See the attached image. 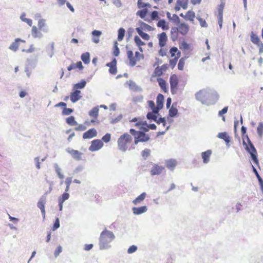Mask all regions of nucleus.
Here are the masks:
<instances>
[{
  "label": "nucleus",
  "instance_id": "nucleus-1",
  "mask_svg": "<svg viewBox=\"0 0 263 263\" xmlns=\"http://www.w3.org/2000/svg\"><path fill=\"white\" fill-rule=\"evenodd\" d=\"M137 7L139 10L137 11L136 15L146 22L152 23L159 19V12L157 11L150 12L151 5L144 2L143 0H138Z\"/></svg>",
  "mask_w": 263,
  "mask_h": 263
},
{
  "label": "nucleus",
  "instance_id": "nucleus-2",
  "mask_svg": "<svg viewBox=\"0 0 263 263\" xmlns=\"http://www.w3.org/2000/svg\"><path fill=\"white\" fill-rule=\"evenodd\" d=\"M115 238V236L112 232L107 230L103 231L100 237V248L105 249L107 248V245Z\"/></svg>",
  "mask_w": 263,
  "mask_h": 263
},
{
  "label": "nucleus",
  "instance_id": "nucleus-3",
  "mask_svg": "<svg viewBox=\"0 0 263 263\" xmlns=\"http://www.w3.org/2000/svg\"><path fill=\"white\" fill-rule=\"evenodd\" d=\"M132 141L133 138L128 134L124 133L122 135L117 141L119 149L122 152H125Z\"/></svg>",
  "mask_w": 263,
  "mask_h": 263
},
{
  "label": "nucleus",
  "instance_id": "nucleus-4",
  "mask_svg": "<svg viewBox=\"0 0 263 263\" xmlns=\"http://www.w3.org/2000/svg\"><path fill=\"white\" fill-rule=\"evenodd\" d=\"M246 140L248 143L245 141V140H243V144L245 145V148L247 151H248L251 155L252 159L255 164L257 165L258 164V161L256 156V150L253 144L251 142L250 139L248 136L246 135Z\"/></svg>",
  "mask_w": 263,
  "mask_h": 263
},
{
  "label": "nucleus",
  "instance_id": "nucleus-5",
  "mask_svg": "<svg viewBox=\"0 0 263 263\" xmlns=\"http://www.w3.org/2000/svg\"><path fill=\"white\" fill-rule=\"evenodd\" d=\"M130 133L134 136V142L135 144H137L139 142H146L149 140V137L141 131H136L134 129L131 128L129 130Z\"/></svg>",
  "mask_w": 263,
  "mask_h": 263
},
{
  "label": "nucleus",
  "instance_id": "nucleus-6",
  "mask_svg": "<svg viewBox=\"0 0 263 263\" xmlns=\"http://www.w3.org/2000/svg\"><path fill=\"white\" fill-rule=\"evenodd\" d=\"M169 52L171 54V59L169 60V64L172 68H174L179 58L181 55V52L178 50V49L176 47H172L169 51Z\"/></svg>",
  "mask_w": 263,
  "mask_h": 263
},
{
  "label": "nucleus",
  "instance_id": "nucleus-7",
  "mask_svg": "<svg viewBox=\"0 0 263 263\" xmlns=\"http://www.w3.org/2000/svg\"><path fill=\"white\" fill-rule=\"evenodd\" d=\"M127 57L129 61V65L131 66H134L138 62L140 61L141 59L143 58V55L139 52L136 51L135 55H134L133 52L131 50L127 51Z\"/></svg>",
  "mask_w": 263,
  "mask_h": 263
},
{
  "label": "nucleus",
  "instance_id": "nucleus-8",
  "mask_svg": "<svg viewBox=\"0 0 263 263\" xmlns=\"http://www.w3.org/2000/svg\"><path fill=\"white\" fill-rule=\"evenodd\" d=\"M179 79L178 76L175 74H172L170 78V83L171 86V91L172 94L177 92L178 89Z\"/></svg>",
  "mask_w": 263,
  "mask_h": 263
},
{
  "label": "nucleus",
  "instance_id": "nucleus-9",
  "mask_svg": "<svg viewBox=\"0 0 263 263\" xmlns=\"http://www.w3.org/2000/svg\"><path fill=\"white\" fill-rule=\"evenodd\" d=\"M103 142L101 140H93L91 141V145L89 147V150L91 152L98 151L103 146Z\"/></svg>",
  "mask_w": 263,
  "mask_h": 263
},
{
  "label": "nucleus",
  "instance_id": "nucleus-10",
  "mask_svg": "<svg viewBox=\"0 0 263 263\" xmlns=\"http://www.w3.org/2000/svg\"><path fill=\"white\" fill-rule=\"evenodd\" d=\"M66 152L69 154L74 159L77 161L82 159L83 153L77 150H74L69 147L66 149Z\"/></svg>",
  "mask_w": 263,
  "mask_h": 263
},
{
  "label": "nucleus",
  "instance_id": "nucleus-11",
  "mask_svg": "<svg viewBox=\"0 0 263 263\" xmlns=\"http://www.w3.org/2000/svg\"><path fill=\"white\" fill-rule=\"evenodd\" d=\"M164 167L159 165L158 164H155L153 165L150 173L151 175H158L161 174L164 171Z\"/></svg>",
  "mask_w": 263,
  "mask_h": 263
},
{
  "label": "nucleus",
  "instance_id": "nucleus-12",
  "mask_svg": "<svg viewBox=\"0 0 263 263\" xmlns=\"http://www.w3.org/2000/svg\"><path fill=\"white\" fill-rule=\"evenodd\" d=\"M176 28L178 29L180 34L182 35H185L189 32L190 27L187 23H181Z\"/></svg>",
  "mask_w": 263,
  "mask_h": 263
},
{
  "label": "nucleus",
  "instance_id": "nucleus-13",
  "mask_svg": "<svg viewBox=\"0 0 263 263\" xmlns=\"http://www.w3.org/2000/svg\"><path fill=\"white\" fill-rule=\"evenodd\" d=\"M180 16L183 17L186 21H189L192 23L194 24L195 21V13L192 10H189L186 12L185 15H183V13H181L180 14Z\"/></svg>",
  "mask_w": 263,
  "mask_h": 263
},
{
  "label": "nucleus",
  "instance_id": "nucleus-14",
  "mask_svg": "<svg viewBox=\"0 0 263 263\" xmlns=\"http://www.w3.org/2000/svg\"><path fill=\"white\" fill-rule=\"evenodd\" d=\"M159 41V45L160 47H164L167 42V36L165 32H163L157 35Z\"/></svg>",
  "mask_w": 263,
  "mask_h": 263
},
{
  "label": "nucleus",
  "instance_id": "nucleus-15",
  "mask_svg": "<svg viewBox=\"0 0 263 263\" xmlns=\"http://www.w3.org/2000/svg\"><path fill=\"white\" fill-rule=\"evenodd\" d=\"M117 60L115 58L111 62L106 64V66L109 68V72L111 74L115 75L117 73Z\"/></svg>",
  "mask_w": 263,
  "mask_h": 263
},
{
  "label": "nucleus",
  "instance_id": "nucleus-16",
  "mask_svg": "<svg viewBox=\"0 0 263 263\" xmlns=\"http://www.w3.org/2000/svg\"><path fill=\"white\" fill-rule=\"evenodd\" d=\"M97 135V130L94 128H92L83 133V138L84 139H91L96 137Z\"/></svg>",
  "mask_w": 263,
  "mask_h": 263
},
{
  "label": "nucleus",
  "instance_id": "nucleus-17",
  "mask_svg": "<svg viewBox=\"0 0 263 263\" xmlns=\"http://www.w3.org/2000/svg\"><path fill=\"white\" fill-rule=\"evenodd\" d=\"M188 0H177L175 7V9L176 11H179L181 8L184 10L186 9L188 7Z\"/></svg>",
  "mask_w": 263,
  "mask_h": 263
},
{
  "label": "nucleus",
  "instance_id": "nucleus-18",
  "mask_svg": "<svg viewBox=\"0 0 263 263\" xmlns=\"http://www.w3.org/2000/svg\"><path fill=\"white\" fill-rule=\"evenodd\" d=\"M82 97L81 92L79 90H74V91L71 92L70 95V99L72 103H75L79 100Z\"/></svg>",
  "mask_w": 263,
  "mask_h": 263
},
{
  "label": "nucleus",
  "instance_id": "nucleus-19",
  "mask_svg": "<svg viewBox=\"0 0 263 263\" xmlns=\"http://www.w3.org/2000/svg\"><path fill=\"white\" fill-rule=\"evenodd\" d=\"M45 202H46L45 197L41 198L37 202V207L41 210L42 215L44 219L45 218V215H46L45 210Z\"/></svg>",
  "mask_w": 263,
  "mask_h": 263
},
{
  "label": "nucleus",
  "instance_id": "nucleus-20",
  "mask_svg": "<svg viewBox=\"0 0 263 263\" xmlns=\"http://www.w3.org/2000/svg\"><path fill=\"white\" fill-rule=\"evenodd\" d=\"M196 99L202 103L207 100V92L204 90H200L196 94Z\"/></svg>",
  "mask_w": 263,
  "mask_h": 263
},
{
  "label": "nucleus",
  "instance_id": "nucleus-21",
  "mask_svg": "<svg viewBox=\"0 0 263 263\" xmlns=\"http://www.w3.org/2000/svg\"><path fill=\"white\" fill-rule=\"evenodd\" d=\"M21 43H25L26 41L19 38H17L15 40L14 42L11 44L9 48L14 51H16L18 49L19 45Z\"/></svg>",
  "mask_w": 263,
  "mask_h": 263
},
{
  "label": "nucleus",
  "instance_id": "nucleus-22",
  "mask_svg": "<svg viewBox=\"0 0 263 263\" xmlns=\"http://www.w3.org/2000/svg\"><path fill=\"white\" fill-rule=\"evenodd\" d=\"M163 101H164V97L163 96L159 93L157 97V108L155 109V111H159L160 109H161L163 106Z\"/></svg>",
  "mask_w": 263,
  "mask_h": 263
},
{
  "label": "nucleus",
  "instance_id": "nucleus-23",
  "mask_svg": "<svg viewBox=\"0 0 263 263\" xmlns=\"http://www.w3.org/2000/svg\"><path fill=\"white\" fill-rule=\"evenodd\" d=\"M69 197V194L67 193H63L62 196L59 198V206L60 211H62L63 209V202L67 200Z\"/></svg>",
  "mask_w": 263,
  "mask_h": 263
},
{
  "label": "nucleus",
  "instance_id": "nucleus-24",
  "mask_svg": "<svg viewBox=\"0 0 263 263\" xmlns=\"http://www.w3.org/2000/svg\"><path fill=\"white\" fill-rule=\"evenodd\" d=\"M99 108L98 107H93L89 112V115L90 117L93 118V119L91 120V123H93L96 121L98 117Z\"/></svg>",
  "mask_w": 263,
  "mask_h": 263
},
{
  "label": "nucleus",
  "instance_id": "nucleus-25",
  "mask_svg": "<svg viewBox=\"0 0 263 263\" xmlns=\"http://www.w3.org/2000/svg\"><path fill=\"white\" fill-rule=\"evenodd\" d=\"M217 137L220 139H222L224 140V141L226 142L227 146L230 145L229 143L231 141V138L227 133H226V132L219 133L218 134Z\"/></svg>",
  "mask_w": 263,
  "mask_h": 263
},
{
  "label": "nucleus",
  "instance_id": "nucleus-26",
  "mask_svg": "<svg viewBox=\"0 0 263 263\" xmlns=\"http://www.w3.org/2000/svg\"><path fill=\"white\" fill-rule=\"evenodd\" d=\"M41 31L42 30H40L36 26H34L32 28L31 35L34 38H41L42 36Z\"/></svg>",
  "mask_w": 263,
  "mask_h": 263
},
{
  "label": "nucleus",
  "instance_id": "nucleus-27",
  "mask_svg": "<svg viewBox=\"0 0 263 263\" xmlns=\"http://www.w3.org/2000/svg\"><path fill=\"white\" fill-rule=\"evenodd\" d=\"M83 66L82 65V63L81 61H79L76 63H73L71 64H70L69 66L67 67V70L68 71H70L72 69H76L77 68L79 69V70H82L83 69Z\"/></svg>",
  "mask_w": 263,
  "mask_h": 263
},
{
  "label": "nucleus",
  "instance_id": "nucleus-28",
  "mask_svg": "<svg viewBox=\"0 0 263 263\" xmlns=\"http://www.w3.org/2000/svg\"><path fill=\"white\" fill-rule=\"evenodd\" d=\"M133 213L135 215H140L143 213H145L147 210L146 206H142L139 208L134 207L132 209Z\"/></svg>",
  "mask_w": 263,
  "mask_h": 263
},
{
  "label": "nucleus",
  "instance_id": "nucleus-29",
  "mask_svg": "<svg viewBox=\"0 0 263 263\" xmlns=\"http://www.w3.org/2000/svg\"><path fill=\"white\" fill-rule=\"evenodd\" d=\"M212 153V151L209 149L201 153V157L204 163H207L209 162Z\"/></svg>",
  "mask_w": 263,
  "mask_h": 263
},
{
  "label": "nucleus",
  "instance_id": "nucleus-30",
  "mask_svg": "<svg viewBox=\"0 0 263 263\" xmlns=\"http://www.w3.org/2000/svg\"><path fill=\"white\" fill-rule=\"evenodd\" d=\"M179 32L176 27H172L171 30V38L173 41H176L179 37Z\"/></svg>",
  "mask_w": 263,
  "mask_h": 263
},
{
  "label": "nucleus",
  "instance_id": "nucleus-31",
  "mask_svg": "<svg viewBox=\"0 0 263 263\" xmlns=\"http://www.w3.org/2000/svg\"><path fill=\"white\" fill-rule=\"evenodd\" d=\"M157 82L160 88L163 90L164 92H167V87L166 86V81L162 78H159L157 79Z\"/></svg>",
  "mask_w": 263,
  "mask_h": 263
},
{
  "label": "nucleus",
  "instance_id": "nucleus-32",
  "mask_svg": "<svg viewBox=\"0 0 263 263\" xmlns=\"http://www.w3.org/2000/svg\"><path fill=\"white\" fill-rule=\"evenodd\" d=\"M37 26V28H39L40 30H42V31L44 32H48V29L46 28L45 20L40 19L38 22Z\"/></svg>",
  "mask_w": 263,
  "mask_h": 263
},
{
  "label": "nucleus",
  "instance_id": "nucleus-33",
  "mask_svg": "<svg viewBox=\"0 0 263 263\" xmlns=\"http://www.w3.org/2000/svg\"><path fill=\"white\" fill-rule=\"evenodd\" d=\"M135 125L141 130H143L145 132L148 131V128H145V126L146 125V121H142L139 120L136 123Z\"/></svg>",
  "mask_w": 263,
  "mask_h": 263
},
{
  "label": "nucleus",
  "instance_id": "nucleus-34",
  "mask_svg": "<svg viewBox=\"0 0 263 263\" xmlns=\"http://www.w3.org/2000/svg\"><path fill=\"white\" fill-rule=\"evenodd\" d=\"M146 193L143 192L138 196L133 201V203L135 205H137L139 203H141L146 197Z\"/></svg>",
  "mask_w": 263,
  "mask_h": 263
},
{
  "label": "nucleus",
  "instance_id": "nucleus-35",
  "mask_svg": "<svg viewBox=\"0 0 263 263\" xmlns=\"http://www.w3.org/2000/svg\"><path fill=\"white\" fill-rule=\"evenodd\" d=\"M157 26L158 27L161 28L163 30H167L169 29V26L164 20H160L158 22Z\"/></svg>",
  "mask_w": 263,
  "mask_h": 263
},
{
  "label": "nucleus",
  "instance_id": "nucleus-36",
  "mask_svg": "<svg viewBox=\"0 0 263 263\" xmlns=\"http://www.w3.org/2000/svg\"><path fill=\"white\" fill-rule=\"evenodd\" d=\"M177 165L175 160H168L166 161V166L170 170H173Z\"/></svg>",
  "mask_w": 263,
  "mask_h": 263
},
{
  "label": "nucleus",
  "instance_id": "nucleus-37",
  "mask_svg": "<svg viewBox=\"0 0 263 263\" xmlns=\"http://www.w3.org/2000/svg\"><path fill=\"white\" fill-rule=\"evenodd\" d=\"M136 30H137V32H138V33L139 34V35L143 40H146V41H148L149 40V39H150L149 35L147 33L143 32L141 29H140L139 28H137Z\"/></svg>",
  "mask_w": 263,
  "mask_h": 263
},
{
  "label": "nucleus",
  "instance_id": "nucleus-38",
  "mask_svg": "<svg viewBox=\"0 0 263 263\" xmlns=\"http://www.w3.org/2000/svg\"><path fill=\"white\" fill-rule=\"evenodd\" d=\"M81 60L86 64H89L90 62V54L89 52H86L83 53L81 57Z\"/></svg>",
  "mask_w": 263,
  "mask_h": 263
},
{
  "label": "nucleus",
  "instance_id": "nucleus-39",
  "mask_svg": "<svg viewBox=\"0 0 263 263\" xmlns=\"http://www.w3.org/2000/svg\"><path fill=\"white\" fill-rule=\"evenodd\" d=\"M134 41L136 45L139 47V50L142 52V46L145 45V43L141 41L140 38L138 36H135L134 37Z\"/></svg>",
  "mask_w": 263,
  "mask_h": 263
},
{
  "label": "nucleus",
  "instance_id": "nucleus-40",
  "mask_svg": "<svg viewBox=\"0 0 263 263\" xmlns=\"http://www.w3.org/2000/svg\"><path fill=\"white\" fill-rule=\"evenodd\" d=\"M179 47L180 49L184 51L191 50L192 49L191 45L185 42H182L180 45Z\"/></svg>",
  "mask_w": 263,
  "mask_h": 263
},
{
  "label": "nucleus",
  "instance_id": "nucleus-41",
  "mask_svg": "<svg viewBox=\"0 0 263 263\" xmlns=\"http://www.w3.org/2000/svg\"><path fill=\"white\" fill-rule=\"evenodd\" d=\"M86 81L84 80L81 81L80 83L76 84L73 87V90H78V89H82L86 85Z\"/></svg>",
  "mask_w": 263,
  "mask_h": 263
},
{
  "label": "nucleus",
  "instance_id": "nucleus-42",
  "mask_svg": "<svg viewBox=\"0 0 263 263\" xmlns=\"http://www.w3.org/2000/svg\"><path fill=\"white\" fill-rule=\"evenodd\" d=\"M66 121L68 125L71 126L77 125L78 124L73 116H70L68 117L66 119Z\"/></svg>",
  "mask_w": 263,
  "mask_h": 263
},
{
  "label": "nucleus",
  "instance_id": "nucleus-43",
  "mask_svg": "<svg viewBox=\"0 0 263 263\" xmlns=\"http://www.w3.org/2000/svg\"><path fill=\"white\" fill-rule=\"evenodd\" d=\"M163 72L161 69L160 67L159 66L155 68L154 72L153 73V77H160L162 75Z\"/></svg>",
  "mask_w": 263,
  "mask_h": 263
},
{
  "label": "nucleus",
  "instance_id": "nucleus-44",
  "mask_svg": "<svg viewBox=\"0 0 263 263\" xmlns=\"http://www.w3.org/2000/svg\"><path fill=\"white\" fill-rule=\"evenodd\" d=\"M125 30L123 28H120L118 30V40L119 41H121L123 40L124 35H125Z\"/></svg>",
  "mask_w": 263,
  "mask_h": 263
},
{
  "label": "nucleus",
  "instance_id": "nucleus-45",
  "mask_svg": "<svg viewBox=\"0 0 263 263\" xmlns=\"http://www.w3.org/2000/svg\"><path fill=\"white\" fill-rule=\"evenodd\" d=\"M185 59H186V58L183 57V58H181L179 60L178 64V68L179 70H182L184 69Z\"/></svg>",
  "mask_w": 263,
  "mask_h": 263
},
{
  "label": "nucleus",
  "instance_id": "nucleus-46",
  "mask_svg": "<svg viewBox=\"0 0 263 263\" xmlns=\"http://www.w3.org/2000/svg\"><path fill=\"white\" fill-rule=\"evenodd\" d=\"M120 54V49L118 47V43L117 41L114 42L113 54L115 57H118Z\"/></svg>",
  "mask_w": 263,
  "mask_h": 263
},
{
  "label": "nucleus",
  "instance_id": "nucleus-47",
  "mask_svg": "<svg viewBox=\"0 0 263 263\" xmlns=\"http://www.w3.org/2000/svg\"><path fill=\"white\" fill-rule=\"evenodd\" d=\"M55 170L59 178L63 179L64 177V175L62 172V170L59 167L58 165L57 164L55 165Z\"/></svg>",
  "mask_w": 263,
  "mask_h": 263
},
{
  "label": "nucleus",
  "instance_id": "nucleus-48",
  "mask_svg": "<svg viewBox=\"0 0 263 263\" xmlns=\"http://www.w3.org/2000/svg\"><path fill=\"white\" fill-rule=\"evenodd\" d=\"M168 112L170 117H174L178 114V110L176 108L174 107L173 106H172Z\"/></svg>",
  "mask_w": 263,
  "mask_h": 263
},
{
  "label": "nucleus",
  "instance_id": "nucleus-49",
  "mask_svg": "<svg viewBox=\"0 0 263 263\" xmlns=\"http://www.w3.org/2000/svg\"><path fill=\"white\" fill-rule=\"evenodd\" d=\"M257 132L258 135L261 137L263 134V123L260 122L258 124L257 128Z\"/></svg>",
  "mask_w": 263,
  "mask_h": 263
},
{
  "label": "nucleus",
  "instance_id": "nucleus-50",
  "mask_svg": "<svg viewBox=\"0 0 263 263\" xmlns=\"http://www.w3.org/2000/svg\"><path fill=\"white\" fill-rule=\"evenodd\" d=\"M157 113H154L153 111L152 112H148L147 114V118L148 119H152L155 121H157V116H156Z\"/></svg>",
  "mask_w": 263,
  "mask_h": 263
},
{
  "label": "nucleus",
  "instance_id": "nucleus-51",
  "mask_svg": "<svg viewBox=\"0 0 263 263\" xmlns=\"http://www.w3.org/2000/svg\"><path fill=\"white\" fill-rule=\"evenodd\" d=\"M148 104L149 106L151 108V109L153 110V111L154 113L158 112V111H156L155 109L157 108V106H155V104L153 101H148Z\"/></svg>",
  "mask_w": 263,
  "mask_h": 263
},
{
  "label": "nucleus",
  "instance_id": "nucleus-52",
  "mask_svg": "<svg viewBox=\"0 0 263 263\" xmlns=\"http://www.w3.org/2000/svg\"><path fill=\"white\" fill-rule=\"evenodd\" d=\"M197 19L199 22L200 25L202 27H208V24H206L205 20H204L200 17H197Z\"/></svg>",
  "mask_w": 263,
  "mask_h": 263
},
{
  "label": "nucleus",
  "instance_id": "nucleus-53",
  "mask_svg": "<svg viewBox=\"0 0 263 263\" xmlns=\"http://www.w3.org/2000/svg\"><path fill=\"white\" fill-rule=\"evenodd\" d=\"M111 139V135L109 133L106 134L102 138V140L105 142L108 143L110 141Z\"/></svg>",
  "mask_w": 263,
  "mask_h": 263
},
{
  "label": "nucleus",
  "instance_id": "nucleus-54",
  "mask_svg": "<svg viewBox=\"0 0 263 263\" xmlns=\"http://www.w3.org/2000/svg\"><path fill=\"white\" fill-rule=\"evenodd\" d=\"M150 153H151L150 150L149 149L146 148L142 152L141 154H142V157L144 159H146L147 157H148L150 155Z\"/></svg>",
  "mask_w": 263,
  "mask_h": 263
},
{
  "label": "nucleus",
  "instance_id": "nucleus-55",
  "mask_svg": "<svg viewBox=\"0 0 263 263\" xmlns=\"http://www.w3.org/2000/svg\"><path fill=\"white\" fill-rule=\"evenodd\" d=\"M86 129V127L83 124H77L74 129L76 131H84Z\"/></svg>",
  "mask_w": 263,
  "mask_h": 263
},
{
  "label": "nucleus",
  "instance_id": "nucleus-56",
  "mask_svg": "<svg viewBox=\"0 0 263 263\" xmlns=\"http://www.w3.org/2000/svg\"><path fill=\"white\" fill-rule=\"evenodd\" d=\"M73 112V110L71 108L65 107L63 108L62 114L64 115H69Z\"/></svg>",
  "mask_w": 263,
  "mask_h": 263
},
{
  "label": "nucleus",
  "instance_id": "nucleus-57",
  "mask_svg": "<svg viewBox=\"0 0 263 263\" xmlns=\"http://www.w3.org/2000/svg\"><path fill=\"white\" fill-rule=\"evenodd\" d=\"M224 7V3H221L218 7V15H223Z\"/></svg>",
  "mask_w": 263,
  "mask_h": 263
},
{
  "label": "nucleus",
  "instance_id": "nucleus-58",
  "mask_svg": "<svg viewBox=\"0 0 263 263\" xmlns=\"http://www.w3.org/2000/svg\"><path fill=\"white\" fill-rule=\"evenodd\" d=\"M137 246H135V245H133L132 246H130L128 249V250H127V252L129 254H132L135 252H136V251L137 250Z\"/></svg>",
  "mask_w": 263,
  "mask_h": 263
},
{
  "label": "nucleus",
  "instance_id": "nucleus-59",
  "mask_svg": "<svg viewBox=\"0 0 263 263\" xmlns=\"http://www.w3.org/2000/svg\"><path fill=\"white\" fill-rule=\"evenodd\" d=\"M167 53V49L163 48V47H161L160 49L159 50V54L161 57H164L166 55Z\"/></svg>",
  "mask_w": 263,
  "mask_h": 263
},
{
  "label": "nucleus",
  "instance_id": "nucleus-60",
  "mask_svg": "<svg viewBox=\"0 0 263 263\" xmlns=\"http://www.w3.org/2000/svg\"><path fill=\"white\" fill-rule=\"evenodd\" d=\"M59 227H60V221H59V218H57L55 219V221L54 223L52 229H53V230H55L57 229L58 228H59Z\"/></svg>",
  "mask_w": 263,
  "mask_h": 263
},
{
  "label": "nucleus",
  "instance_id": "nucleus-61",
  "mask_svg": "<svg viewBox=\"0 0 263 263\" xmlns=\"http://www.w3.org/2000/svg\"><path fill=\"white\" fill-rule=\"evenodd\" d=\"M252 167H253V171L255 173V174L256 175V177L257 178V179L258 180L259 182V183H261L262 181V179H261V178L259 176V175L256 169L253 166H252Z\"/></svg>",
  "mask_w": 263,
  "mask_h": 263
},
{
  "label": "nucleus",
  "instance_id": "nucleus-62",
  "mask_svg": "<svg viewBox=\"0 0 263 263\" xmlns=\"http://www.w3.org/2000/svg\"><path fill=\"white\" fill-rule=\"evenodd\" d=\"M21 18H22V21L27 23L29 26H31V25L32 24V21L31 19L27 18L25 17L24 18L23 16H21Z\"/></svg>",
  "mask_w": 263,
  "mask_h": 263
},
{
  "label": "nucleus",
  "instance_id": "nucleus-63",
  "mask_svg": "<svg viewBox=\"0 0 263 263\" xmlns=\"http://www.w3.org/2000/svg\"><path fill=\"white\" fill-rule=\"evenodd\" d=\"M156 122L159 124L162 123L163 126H165L166 125V121L164 118H160L158 120L157 119Z\"/></svg>",
  "mask_w": 263,
  "mask_h": 263
},
{
  "label": "nucleus",
  "instance_id": "nucleus-64",
  "mask_svg": "<svg viewBox=\"0 0 263 263\" xmlns=\"http://www.w3.org/2000/svg\"><path fill=\"white\" fill-rule=\"evenodd\" d=\"M101 32L100 31H99V30H93L92 32V35L93 36H97V37H99L101 35Z\"/></svg>",
  "mask_w": 263,
  "mask_h": 263
}]
</instances>
